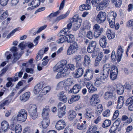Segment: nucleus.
<instances>
[{
  "instance_id": "obj_32",
  "label": "nucleus",
  "mask_w": 133,
  "mask_h": 133,
  "mask_svg": "<svg viewBox=\"0 0 133 133\" xmlns=\"http://www.w3.org/2000/svg\"><path fill=\"white\" fill-rule=\"evenodd\" d=\"M96 109L95 114L97 115H100L103 110V107L102 105L100 104L98 105L96 108Z\"/></svg>"
},
{
  "instance_id": "obj_8",
  "label": "nucleus",
  "mask_w": 133,
  "mask_h": 133,
  "mask_svg": "<svg viewBox=\"0 0 133 133\" xmlns=\"http://www.w3.org/2000/svg\"><path fill=\"white\" fill-rule=\"evenodd\" d=\"M93 75V71L92 69H87L84 75V78L86 80L89 81L92 79Z\"/></svg>"
},
{
  "instance_id": "obj_39",
  "label": "nucleus",
  "mask_w": 133,
  "mask_h": 133,
  "mask_svg": "<svg viewBox=\"0 0 133 133\" xmlns=\"http://www.w3.org/2000/svg\"><path fill=\"white\" fill-rule=\"evenodd\" d=\"M74 59L75 60L76 62V66L78 67L82 59V56L80 55H78L74 57Z\"/></svg>"
},
{
  "instance_id": "obj_48",
  "label": "nucleus",
  "mask_w": 133,
  "mask_h": 133,
  "mask_svg": "<svg viewBox=\"0 0 133 133\" xmlns=\"http://www.w3.org/2000/svg\"><path fill=\"white\" fill-rule=\"evenodd\" d=\"M65 67L66 69H67L68 71V73H69V70L68 69H70L71 70H74L75 69V65L72 64H68L65 65Z\"/></svg>"
},
{
  "instance_id": "obj_33",
  "label": "nucleus",
  "mask_w": 133,
  "mask_h": 133,
  "mask_svg": "<svg viewBox=\"0 0 133 133\" xmlns=\"http://www.w3.org/2000/svg\"><path fill=\"white\" fill-rule=\"evenodd\" d=\"M107 34L108 38L109 39L114 38L115 36V32L110 29H108L107 30Z\"/></svg>"
},
{
  "instance_id": "obj_64",
  "label": "nucleus",
  "mask_w": 133,
  "mask_h": 133,
  "mask_svg": "<svg viewBox=\"0 0 133 133\" xmlns=\"http://www.w3.org/2000/svg\"><path fill=\"white\" fill-rule=\"evenodd\" d=\"M65 36H64L61 37L57 41V43H63L65 41H66Z\"/></svg>"
},
{
  "instance_id": "obj_44",
  "label": "nucleus",
  "mask_w": 133,
  "mask_h": 133,
  "mask_svg": "<svg viewBox=\"0 0 133 133\" xmlns=\"http://www.w3.org/2000/svg\"><path fill=\"white\" fill-rule=\"evenodd\" d=\"M49 111V110L48 109H46L44 108L43 110L42 113V116L43 118H48L47 116L48 115V113Z\"/></svg>"
},
{
  "instance_id": "obj_56",
  "label": "nucleus",
  "mask_w": 133,
  "mask_h": 133,
  "mask_svg": "<svg viewBox=\"0 0 133 133\" xmlns=\"http://www.w3.org/2000/svg\"><path fill=\"white\" fill-rule=\"evenodd\" d=\"M97 130V128L96 127H93L92 130H88L86 133H99L98 131H96Z\"/></svg>"
},
{
  "instance_id": "obj_4",
  "label": "nucleus",
  "mask_w": 133,
  "mask_h": 133,
  "mask_svg": "<svg viewBox=\"0 0 133 133\" xmlns=\"http://www.w3.org/2000/svg\"><path fill=\"white\" fill-rule=\"evenodd\" d=\"M78 45L77 43L75 42L71 44L69 46L67 51V54L70 55L76 52L78 49Z\"/></svg>"
},
{
  "instance_id": "obj_5",
  "label": "nucleus",
  "mask_w": 133,
  "mask_h": 133,
  "mask_svg": "<svg viewBox=\"0 0 133 133\" xmlns=\"http://www.w3.org/2000/svg\"><path fill=\"white\" fill-rule=\"evenodd\" d=\"M110 89L112 91H107L104 94L103 97L104 99L106 100L109 99H113L116 98L115 96L113 95V91L114 90V89L112 86L110 87Z\"/></svg>"
},
{
  "instance_id": "obj_53",
  "label": "nucleus",
  "mask_w": 133,
  "mask_h": 133,
  "mask_svg": "<svg viewBox=\"0 0 133 133\" xmlns=\"http://www.w3.org/2000/svg\"><path fill=\"white\" fill-rule=\"evenodd\" d=\"M23 133H32V130L30 127H26L23 130Z\"/></svg>"
},
{
  "instance_id": "obj_18",
  "label": "nucleus",
  "mask_w": 133,
  "mask_h": 133,
  "mask_svg": "<svg viewBox=\"0 0 133 133\" xmlns=\"http://www.w3.org/2000/svg\"><path fill=\"white\" fill-rule=\"evenodd\" d=\"M99 42L101 46L103 48H105L107 44L106 37L104 36H102L100 39Z\"/></svg>"
},
{
  "instance_id": "obj_55",
  "label": "nucleus",
  "mask_w": 133,
  "mask_h": 133,
  "mask_svg": "<svg viewBox=\"0 0 133 133\" xmlns=\"http://www.w3.org/2000/svg\"><path fill=\"white\" fill-rule=\"evenodd\" d=\"M132 103H133V96L127 99L125 104L126 105L128 106Z\"/></svg>"
},
{
  "instance_id": "obj_22",
  "label": "nucleus",
  "mask_w": 133,
  "mask_h": 133,
  "mask_svg": "<svg viewBox=\"0 0 133 133\" xmlns=\"http://www.w3.org/2000/svg\"><path fill=\"white\" fill-rule=\"evenodd\" d=\"M76 115V112L74 110H70L68 111V118L70 121L72 120L75 118Z\"/></svg>"
},
{
  "instance_id": "obj_13",
  "label": "nucleus",
  "mask_w": 133,
  "mask_h": 133,
  "mask_svg": "<svg viewBox=\"0 0 133 133\" xmlns=\"http://www.w3.org/2000/svg\"><path fill=\"white\" fill-rule=\"evenodd\" d=\"M93 113V111L92 109L90 108H87L85 110L84 116L86 118H91L92 116L94 117V116L92 115Z\"/></svg>"
},
{
  "instance_id": "obj_14",
  "label": "nucleus",
  "mask_w": 133,
  "mask_h": 133,
  "mask_svg": "<svg viewBox=\"0 0 133 133\" xmlns=\"http://www.w3.org/2000/svg\"><path fill=\"white\" fill-rule=\"evenodd\" d=\"M65 123L63 120H60L56 124L55 127L58 130L63 129L65 127Z\"/></svg>"
},
{
  "instance_id": "obj_43",
  "label": "nucleus",
  "mask_w": 133,
  "mask_h": 133,
  "mask_svg": "<svg viewBox=\"0 0 133 133\" xmlns=\"http://www.w3.org/2000/svg\"><path fill=\"white\" fill-rule=\"evenodd\" d=\"M90 5L83 4L79 6V9L81 11H83L84 10H88L91 8Z\"/></svg>"
},
{
  "instance_id": "obj_12",
  "label": "nucleus",
  "mask_w": 133,
  "mask_h": 133,
  "mask_svg": "<svg viewBox=\"0 0 133 133\" xmlns=\"http://www.w3.org/2000/svg\"><path fill=\"white\" fill-rule=\"evenodd\" d=\"M68 71L67 69H65V68L63 69L62 71H59L56 76V79H58L65 77L68 74Z\"/></svg>"
},
{
  "instance_id": "obj_51",
  "label": "nucleus",
  "mask_w": 133,
  "mask_h": 133,
  "mask_svg": "<svg viewBox=\"0 0 133 133\" xmlns=\"http://www.w3.org/2000/svg\"><path fill=\"white\" fill-rule=\"evenodd\" d=\"M11 18H8L7 19L3 21L1 23V25L4 27H6L8 25V24L10 22Z\"/></svg>"
},
{
  "instance_id": "obj_9",
  "label": "nucleus",
  "mask_w": 133,
  "mask_h": 133,
  "mask_svg": "<svg viewBox=\"0 0 133 133\" xmlns=\"http://www.w3.org/2000/svg\"><path fill=\"white\" fill-rule=\"evenodd\" d=\"M97 43L95 41H92L90 42L89 44L87 50L88 52L89 53H92L94 51L96 46Z\"/></svg>"
},
{
  "instance_id": "obj_1",
  "label": "nucleus",
  "mask_w": 133,
  "mask_h": 133,
  "mask_svg": "<svg viewBox=\"0 0 133 133\" xmlns=\"http://www.w3.org/2000/svg\"><path fill=\"white\" fill-rule=\"evenodd\" d=\"M17 116L18 121L24 122L27 119V113L25 109H23L18 112Z\"/></svg>"
},
{
  "instance_id": "obj_61",
  "label": "nucleus",
  "mask_w": 133,
  "mask_h": 133,
  "mask_svg": "<svg viewBox=\"0 0 133 133\" xmlns=\"http://www.w3.org/2000/svg\"><path fill=\"white\" fill-rule=\"evenodd\" d=\"M78 15H74L73 17L71 19L70 22L71 23H73L74 22H77L78 20H82L81 19L78 18Z\"/></svg>"
},
{
  "instance_id": "obj_41",
  "label": "nucleus",
  "mask_w": 133,
  "mask_h": 133,
  "mask_svg": "<svg viewBox=\"0 0 133 133\" xmlns=\"http://www.w3.org/2000/svg\"><path fill=\"white\" fill-rule=\"evenodd\" d=\"M69 13V11H68L65 14H63L60 15L55 20V21H58L61 19H64L66 17Z\"/></svg>"
},
{
  "instance_id": "obj_60",
  "label": "nucleus",
  "mask_w": 133,
  "mask_h": 133,
  "mask_svg": "<svg viewBox=\"0 0 133 133\" xmlns=\"http://www.w3.org/2000/svg\"><path fill=\"white\" fill-rule=\"evenodd\" d=\"M95 82L94 83V85L97 87H99L101 83H104L102 82V80H99L96 78V79L95 80Z\"/></svg>"
},
{
  "instance_id": "obj_11",
  "label": "nucleus",
  "mask_w": 133,
  "mask_h": 133,
  "mask_svg": "<svg viewBox=\"0 0 133 133\" xmlns=\"http://www.w3.org/2000/svg\"><path fill=\"white\" fill-rule=\"evenodd\" d=\"M111 68L110 65L109 64H105L103 67V74L104 75L108 76Z\"/></svg>"
},
{
  "instance_id": "obj_35",
  "label": "nucleus",
  "mask_w": 133,
  "mask_h": 133,
  "mask_svg": "<svg viewBox=\"0 0 133 133\" xmlns=\"http://www.w3.org/2000/svg\"><path fill=\"white\" fill-rule=\"evenodd\" d=\"M9 124L8 122L4 121L2 122L1 123V128L3 130L4 132H5L8 128Z\"/></svg>"
},
{
  "instance_id": "obj_47",
  "label": "nucleus",
  "mask_w": 133,
  "mask_h": 133,
  "mask_svg": "<svg viewBox=\"0 0 133 133\" xmlns=\"http://www.w3.org/2000/svg\"><path fill=\"white\" fill-rule=\"evenodd\" d=\"M107 5L103 1L97 5L96 7L99 10H102Z\"/></svg>"
},
{
  "instance_id": "obj_21",
  "label": "nucleus",
  "mask_w": 133,
  "mask_h": 133,
  "mask_svg": "<svg viewBox=\"0 0 133 133\" xmlns=\"http://www.w3.org/2000/svg\"><path fill=\"white\" fill-rule=\"evenodd\" d=\"M117 15V13L115 12L112 11L109 12L108 16L107 18L108 21H111V20H112L114 22Z\"/></svg>"
},
{
  "instance_id": "obj_23",
  "label": "nucleus",
  "mask_w": 133,
  "mask_h": 133,
  "mask_svg": "<svg viewBox=\"0 0 133 133\" xmlns=\"http://www.w3.org/2000/svg\"><path fill=\"white\" fill-rule=\"evenodd\" d=\"M50 119L48 118H44L41 122L42 126L43 129L47 128L50 123Z\"/></svg>"
},
{
  "instance_id": "obj_59",
  "label": "nucleus",
  "mask_w": 133,
  "mask_h": 133,
  "mask_svg": "<svg viewBox=\"0 0 133 133\" xmlns=\"http://www.w3.org/2000/svg\"><path fill=\"white\" fill-rule=\"evenodd\" d=\"M66 85H70L73 83L72 79L71 78H68L65 81Z\"/></svg>"
},
{
  "instance_id": "obj_10",
  "label": "nucleus",
  "mask_w": 133,
  "mask_h": 133,
  "mask_svg": "<svg viewBox=\"0 0 133 133\" xmlns=\"http://www.w3.org/2000/svg\"><path fill=\"white\" fill-rule=\"evenodd\" d=\"M81 89V85L78 84H76L72 89H70L68 93L70 94L72 93L77 94L79 92Z\"/></svg>"
},
{
  "instance_id": "obj_6",
  "label": "nucleus",
  "mask_w": 133,
  "mask_h": 133,
  "mask_svg": "<svg viewBox=\"0 0 133 133\" xmlns=\"http://www.w3.org/2000/svg\"><path fill=\"white\" fill-rule=\"evenodd\" d=\"M118 70L117 67L115 65L111 66L110 73V78L112 80H115L117 77Z\"/></svg>"
},
{
  "instance_id": "obj_42",
  "label": "nucleus",
  "mask_w": 133,
  "mask_h": 133,
  "mask_svg": "<svg viewBox=\"0 0 133 133\" xmlns=\"http://www.w3.org/2000/svg\"><path fill=\"white\" fill-rule=\"evenodd\" d=\"M36 109V107L35 105L33 104L30 105L28 108V111L29 113H31L34 111H37Z\"/></svg>"
},
{
  "instance_id": "obj_58",
  "label": "nucleus",
  "mask_w": 133,
  "mask_h": 133,
  "mask_svg": "<svg viewBox=\"0 0 133 133\" xmlns=\"http://www.w3.org/2000/svg\"><path fill=\"white\" fill-rule=\"evenodd\" d=\"M108 77V76L106 75H104L103 74L102 75L100 76L96 77V78L98 79L101 80V81L102 80V82L104 83V81H105L106 79Z\"/></svg>"
},
{
  "instance_id": "obj_34",
  "label": "nucleus",
  "mask_w": 133,
  "mask_h": 133,
  "mask_svg": "<svg viewBox=\"0 0 133 133\" xmlns=\"http://www.w3.org/2000/svg\"><path fill=\"white\" fill-rule=\"evenodd\" d=\"M83 63L84 65L85 66L90 64L91 60L90 57L88 56L85 55L84 56Z\"/></svg>"
},
{
  "instance_id": "obj_49",
  "label": "nucleus",
  "mask_w": 133,
  "mask_h": 133,
  "mask_svg": "<svg viewBox=\"0 0 133 133\" xmlns=\"http://www.w3.org/2000/svg\"><path fill=\"white\" fill-rule=\"evenodd\" d=\"M122 0H111L112 3L114 4L116 7H118L121 5Z\"/></svg>"
},
{
  "instance_id": "obj_2",
  "label": "nucleus",
  "mask_w": 133,
  "mask_h": 133,
  "mask_svg": "<svg viewBox=\"0 0 133 133\" xmlns=\"http://www.w3.org/2000/svg\"><path fill=\"white\" fill-rule=\"evenodd\" d=\"M94 31V35L95 38L99 37L103 32L104 29L103 28L100 27L98 24H96L93 27Z\"/></svg>"
},
{
  "instance_id": "obj_28",
  "label": "nucleus",
  "mask_w": 133,
  "mask_h": 133,
  "mask_svg": "<svg viewBox=\"0 0 133 133\" xmlns=\"http://www.w3.org/2000/svg\"><path fill=\"white\" fill-rule=\"evenodd\" d=\"M66 107L64 105L62 108L58 110V116L59 118H62L65 114Z\"/></svg>"
},
{
  "instance_id": "obj_30",
  "label": "nucleus",
  "mask_w": 133,
  "mask_h": 133,
  "mask_svg": "<svg viewBox=\"0 0 133 133\" xmlns=\"http://www.w3.org/2000/svg\"><path fill=\"white\" fill-rule=\"evenodd\" d=\"M80 98V96L78 95H75L72 96L71 98L68 100V103L70 104H71L73 102L78 100Z\"/></svg>"
},
{
  "instance_id": "obj_50",
  "label": "nucleus",
  "mask_w": 133,
  "mask_h": 133,
  "mask_svg": "<svg viewBox=\"0 0 133 133\" xmlns=\"http://www.w3.org/2000/svg\"><path fill=\"white\" fill-rule=\"evenodd\" d=\"M77 128L79 130H83L86 129L85 126L83 123H77L76 125Z\"/></svg>"
},
{
  "instance_id": "obj_37",
  "label": "nucleus",
  "mask_w": 133,
  "mask_h": 133,
  "mask_svg": "<svg viewBox=\"0 0 133 133\" xmlns=\"http://www.w3.org/2000/svg\"><path fill=\"white\" fill-rule=\"evenodd\" d=\"M66 41L69 43H73L74 40V37L73 35L72 34L67 35L65 36Z\"/></svg>"
},
{
  "instance_id": "obj_38",
  "label": "nucleus",
  "mask_w": 133,
  "mask_h": 133,
  "mask_svg": "<svg viewBox=\"0 0 133 133\" xmlns=\"http://www.w3.org/2000/svg\"><path fill=\"white\" fill-rule=\"evenodd\" d=\"M11 129L15 131V133H20L22 130V128L21 125L19 124L16 125L15 128L11 127Z\"/></svg>"
},
{
  "instance_id": "obj_27",
  "label": "nucleus",
  "mask_w": 133,
  "mask_h": 133,
  "mask_svg": "<svg viewBox=\"0 0 133 133\" xmlns=\"http://www.w3.org/2000/svg\"><path fill=\"white\" fill-rule=\"evenodd\" d=\"M82 21V20H78L77 22H74L72 23L73 30L76 31L78 29L80 26Z\"/></svg>"
},
{
  "instance_id": "obj_54",
  "label": "nucleus",
  "mask_w": 133,
  "mask_h": 133,
  "mask_svg": "<svg viewBox=\"0 0 133 133\" xmlns=\"http://www.w3.org/2000/svg\"><path fill=\"white\" fill-rule=\"evenodd\" d=\"M60 12L59 10H58L56 12L53 13H51L49 15L47 16V18H49V19L52 18L53 17L56 16L58 15Z\"/></svg>"
},
{
  "instance_id": "obj_29",
  "label": "nucleus",
  "mask_w": 133,
  "mask_h": 133,
  "mask_svg": "<svg viewBox=\"0 0 133 133\" xmlns=\"http://www.w3.org/2000/svg\"><path fill=\"white\" fill-rule=\"evenodd\" d=\"M124 101V97L122 96H119L118 100V104L117 105V107L120 109L123 106Z\"/></svg>"
},
{
  "instance_id": "obj_52",
  "label": "nucleus",
  "mask_w": 133,
  "mask_h": 133,
  "mask_svg": "<svg viewBox=\"0 0 133 133\" xmlns=\"http://www.w3.org/2000/svg\"><path fill=\"white\" fill-rule=\"evenodd\" d=\"M20 30V28L19 27L17 28L14 29L8 35L7 38H9L11 36L13 35L15 32L17 31H19Z\"/></svg>"
},
{
  "instance_id": "obj_46",
  "label": "nucleus",
  "mask_w": 133,
  "mask_h": 133,
  "mask_svg": "<svg viewBox=\"0 0 133 133\" xmlns=\"http://www.w3.org/2000/svg\"><path fill=\"white\" fill-rule=\"evenodd\" d=\"M111 121L110 120L108 119H106L102 123V126L103 128L108 127L111 124Z\"/></svg>"
},
{
  "instance_id": "obj_26",
  "label": "nucleus",
  "mask_w": 133,
  "mask_h": 133,
  "mask_svg": "<svg viewBox=\"0 0 133 133\" xmlns=\"http://www.w3.org/2000/svg\"><path fill=\"white\" fill-rule=\"evenodd\" d=\"M72 24L71 23H70L68 24L67 26V28H65L63 29L62 30L60 31L61 33L63 32V34H66L67 32H70V29H71Z\"/></svg>"
},
{
  "instance_id": "obj_31",
  "label": "nucleus",
  "mask_w": 133,
  "mask_h": 133,
  "mask_svg": "<svg viewBox=\"0 0 133 133\" xmlns=\"http://www.w3.org/2000/svg\"><path fill=\"white\" fill-rule=\"evenodd\" d=\"M39 0H33L32 2L28 4V6H33L35 8L37 7L40 4Z\"/></svg>"
},
{
  "instance_id": "obj_40",
  "label": "nucleus",
  "mask_w": 133,
  "mask_h": 133,
  "mask_svg": "<svg viewBox=\"0 0 133 133\" xmlns=\"http://www.w3.org/2000/svg\"><path fill=\"white\" fill-rule=\"evenodd\" d=\"M21 57V55H19L18 53H14L13 54V55L12 59L13 63L16 62Z\"/></svg>"
},
{
  "instance_id": "obj_17",
  "label": "nucleus",
  "mask_w": 133,
  "mask_h": 133,
  "mask_svg": "<svg viewBox=\"0 0 133 133\" xmlns=\"http://www.w3.org/2000/svg\"><path fill=\"white\" fill-rule=\"evenodd\" d=\"M116 86L117 94L119 95L122 94L124 91V87L123 86L120 84H118L116 85Z\"/></svg>"
},
{
  "instance_id": "obj_7",
  "label": "nucleus",
  "mask_w": 133,
  "mask_h": 133,
  "mask_svg": "<svg viewBox=\"0 0 133 133\" xmlns=\"http://www.w3.org/2000/svg\"><path fill=\"white\" fill-rule=\"evenodd\" d=\"M106 15L105 12L100 11L96 17V20L97 22L99 23H102L104 22L106 20Z\"/></svg>"
},
{
  "instance_id": "obj_15",
  "label": "nucleus",
  "mask_w": 133,
  "mask_h": 133,
  "mask_svg": "<svg viewBox=\"0 0 133 133\" xmlns=\"http://www.w3.org/2000/svg\"><path fill=\"white\" fill-rule=\"evenodd\" d=\"M86 87L88 89L89 92L90 93H94L97 91V88H96L92 84L89 82L87 83Z\"/></svg>"
},
{
  "instance_id": "obj_3",
  "label": "nucleus",
  "mask_w": 133,
  "mask_h": 133,
  "mask_svg": "<svg viewBox=\"0 0 133 133\" xmlns=\"http://www.w3.org/2000/svg\"><path fill=\"white\" fill-rule=\"evenodd\" d=\"M99 99V95L98 94H94L91 96L90 99V104L92 106H96L97 104L100 102Z\"/></svg>"
},
{
  "instance_id": "obj_20",
  "label": "nucleus",
  "mask_w": 133,
  "mask_h": 133,
  "mask_svg": "<svg viewBox=\"0 0 133 133\" xmlns=\"http://www.w3.org/2000/svg\"><path fill=\"white\" fill-rule=\"evenodd\" d=\"M123 52V50L121 46H118L117 50V61L118 62H119L121 60L122 53Z\"/></svg>"
},
{
  "instance_id": "obj_19",
  "label": "nucleus",
  "mask_w": 133,
  "mask_h": 133,
  "mask_svg": "<svg viewBox=\"0 0 133 133\" xmlns=\"http://www.w3.org/2000/svg\"><path fill=\"white\" fill-rule=\"evenodd\" d=\"M30 93L27 92L23 94L20 97V100L22 101L25 102L28 100L30 96Z\"/></svg>"
},
{
  "instance_id": "obj_63",
  "label": "nucleus",
  "mask_w": 133,
  "mask_h": 133,
  "mask_svg": "<svg viewBox=\"0 0 133 133\" xmlns=\"http://www.w3.org/2000/svg\"><path fill=\"white\" fill-rule=\"evenodd\" d=\"M117 59L116 56L115 55V52L114 51H113L111 53V60L114 62L116 61Z\"/></svg>"
},
{
  "instance_id": "obj_57",
  "label": "nucleus",
  "mask_w": 133,
  "mask_h": 133,
  "mask_svg": "<svg viewBox=\"0 0 133 133\" xmlns=\"http://www.w3.org/2000/svg\"><path fill=\"white\" fill-rule=\"evenodd\" d=\"M29 114L31 117L33 119H36L37 117L38 114L37 111H34V112Z\"/></svg>"
},
{
  "instance_id": "obj_25",
  "label": "nucleus",
  "mask_w": 133,
  "mask_h": 133,
  "mask_svg": "<svg viewBox=\"0 0 133 133\" xmlns=\"http://www.w3.org/2000/svg\"><path fill=\"white\" fill-rule=\"evenodd\" d=\"M83 73V70L82 68H79L75 70V73L74 76L77 78H78L81 76Z\"/></svg>"
},
{
  "instance_id": "obj_36",
  "label": "nucleus",
  "mask_w": 133,
  "mask_h": 133,
  "mask_svg": "<svg viewBox=\"0 0 133 133\" xmlns=\"http://www.w3.org/2000/svg\"><path fill=\"white\" fill-rule=\"evenodd\" d=\"M67 61L66 60H63L61 63L57 66V68L59 71H62L64 68H66L65 65L66 64Z\"/></svg>"
},
{
  "instance_id": "obj_45",
  "label": "nucleus",
  "mask_w": 133,
  "mask_h": 133,
  "mask_svg": "<svg viewBox=\"0 0 133 133\" xmlns=\"http://www.w3.org/2000/svg\"><path fill=\"white\" fill-rule=\"evenodd\" d=\"M48 49L49 48L48 47L45 48H43L42 49L38 51V54L43 56L44 54L48 51Z\"/></svg>"
},
{
  "instance_id": "obj_16",
  "label": "nucleus",
  "mask_w": 133,
  "mask_h": 133,
  "mask_svg": "<svg viewBox=\"0 0 133 133\" xmlns=\"http://www.w3.org/2000/svg\"><path fill=\"white\" fill-rule=\"evenodd\" d=\"M65 92L64 91L61 92L58 95L59 99L63 101L64 103H66L67 101V98L66 95L64 94Z\"/></svg>"
},
{
  "instance_id": "obj_62",
  "label": "nucleus",
  "mask_w": 133,
  "mask_h": 133,
  "mask_svg": "<svg viewBox=\"0 0 133 133\" xmlns=\"http://www.w3.org/2000/svg\"><path fill=\"white\" fill-rule=\"evenodd\" d=\"M110 114V111L109 110L107 109L103 113V115L104 117H108L109 116Z\"/></svg>"
},
{
  "instance_id": "obj_24",
  "label": "nucleus",
  "mask_w": 133,
  "mask_h": 133,
  "mask_svg": "<svg viewBox=\"0 0 133 133\" xmlns=\"http://www.w3.org/2000/svg\"><path fill=\"white\" fill-rule=\"evenodd\" d=\"M43 86V84L40 83L36 85L35 87L34 92V93L37 94L39 93L41 90Z\"/></svg>"
}]
</instances>
